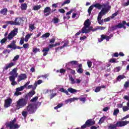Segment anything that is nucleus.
<instances>
[{
	"label": "nucleus",
	"mask_w": 129,
	"mask_h": 129,
	"mask_svg": "<svg viewBox=\"0 0 129 129\" xmlns=\"http://www.w3.org/2000/svg\"><path fill=\"white\" fill-rule=\"evenodd\" d=\"M29 27V28L32 30H35V25H34V24H30Z\"/></svg>",
	"instance_id": "bf43d9fd"
},
{
	"label": "nucleus",
	"mask_w": 129,
	"mask_h": 129,
	"mask_svg": "<svg viewBox=\"0 0 129 129\" xmlns=\"http://www.w3.org/2000/svg\"><path fill=\"white\" fill-rule=\"evenodd\" d=\"M41 8H42L41 5L35 6L33 8V11H38V10H40Z\"/></svg>",
	"instance_id": "7c9ffc66"
},
{
	"label": "nucleus",
	"mask_w": 129,
	"mask_h": 129,
	"mask_svg": "<svg viewBox=\"0 0 129 129\" xmlns=\"http://www.w3.org/2000/svg\"><path fill=\"white\" fill-rule=\"evenodd\" d=\"M36 100H38V96L33 97L31 100V102H35Z\"/></svg>",
	"instance_id": "de8ad7c7"
},
{
	"label": "nucleus",
	"mask_w": 129,
	"mask_h": 129,
	"mask_svg": "<svg viewBox=\"0 0 129 129\" xmlns=\"http://www.w3.org/2000/svg\"><path fill=\"white\" fill-rule=\"evenodd\" d=\"M35 94H36V91H35V90H31L28 93L29 97H32L33 95H35Z\"/></svg>",
	"instance_id": "bb28decb"
},
{
	"label": "nucleus",
	"mask_w": 129,
	"mask_h": 129,
	"mask_svg": "<svg viewBox=\"0 0 129 129\" xmlns=\"http://www.w3.org/2000/svg\"><path fill=\"white\" fill-rule=\"evenodd\" d=\"M117 127V125L116 124H109V125L108 126V129H116Z\"/></svg>",
	"instance_id": "a878e982"
},
{
	"label": "nucleus",
	"mask_w": 129,
	"mask_h": 129,
	"mask_svg": "<svg viewBox=\"0 0 129 129\" xmlns=\"http://www.w3.org/2000/svg\"><path fill=\"white\" fill-rule=\"evenodd\" d=\"M27 8H28V5L26 3H24L21 4V9L22 11H26L27 10Z\"/></svg>",
	"instance_id": "393cba45"
},
{
	"label": "nucleus",
	"mask_w": 129,
	"mask_h": 129,
	"mask_svg": "<svg viewBox=\"0 0 129 129\" xmlns=\"http://www.w3.org/2000/svg\"><path fill=\"white\" fill-rule=\"evenodd\" d=\"M59 91L62 93L66 94L67 95H70L69 92H70V93H75L77 92V90L74 89L72 88H69L67 91L66 89H64V88H60Z\"/></svg>",
	"instance_id": "1a4fd4ad"
},
{
	"label": "nucleus",
	"mask_w": 129,
	"mask_h": 129,
	"mask_svg": "<svg viewBox=\"0 0 129 129\" xmlns=\"http://www.w3.org/2000/svg\"><path fill=\"white\" fill-rule=\"evenodd\" d=\"M27 79V75L26 74H21L18 76L17 80L18 82H21L22 80Z\"/></svg>",
	"instance_id": "2eb2a0df"
},
{
	"label": "nucleus",
	"mask_w": 129,
	"mask_h": 129,
	"mask_svg": "<svg viewBox=\"0 0 129 129\" xmlns=\"http://www.w3.org/2000/svg\"><path fill=\"white\" fill-rule=\"evenodd\" d=\"M7 53H8V54H10L11 53V50L7 49H4L3 52V53L4 55H6Z\"/></svg>",
	"instance_id": "c9c22d12"
},
{
	"label": "nucleus",
	"mask_w": 129,
	"mask_h": 129,
	"mask_svg": "<svg viewBox=\"0 0 129 129\" xmlns=\"http://www.w3.org/2000/svg\"><path fill=\"white\" fill-rule=\"evenodd\" d=\"M102 10L98 14L97 21H100L102 17L106 15V14H107V13H108L109 11H110V9H111V6L108 5V4H107L106 7H102Z\"/></svg>",
	"instance_id": "7ed1b4c3"
},
{
	"label": "nucleus",
	"mask_w": 129,
	"mask_h": 129,
	"mask_svg": "<svg viewBox=\"0 0 129 129\" xmlns=\"http://www.w3.org/2000/svg\"><path fill=\"white\" fill-rule=\"evenodd\" d=\"M90 25H91L90 20L87 19L84 23V27L82 28V33L83 34H87L90 32V30L92 29V26L90 27Z\"/></svg>",
	"instance_id": "f03ea898"
},
{
	"label": "nucleus",
	"mask_w": 129,
	"mask_h": 129,
	"mask_svg": "<svg viewBox=\"0 0 129 129\" xmlns=\"http://www.w3.org/2000/svg\"><path fill=\"white\" fill-rule=\"evenodd\" d=\"M44 14H46L45 15V17H48L49 15H51V8L47 7L44 9L43 11Z\"/></svg>",
	"instance_id": "6ab92c4d"
},
{
	"label": "nucleus",
	"mask_w": 129,
	"mask_h": 129,
	"mask_svg": "<svg viewBox=\"0 0 129 129\" xmlns=\"http://www.w3.org/2000/svg\"><path fill=\"white\" fill-rule=\"evenodd\" d=\"M101 89V87H96V88L95 90V92H96V93L99 92V91H100Z\"/></svg>",
	"instance_id": "4d7b16f0"
},
{
	"label": "nucleus",
	"mask_w": 129,
	"mask_h": 129,
	"mask_svg": "<svg viewBox=\"0 0 129 129\" xmlns=\"http://www.w3.org/2000/svg\"><path fill=\"white\" fill-rule=\"evenodd\" d=\"M22 115L24 117H27V115H28V112H27L26 111H23L22 112Z\"/></svg>",
	"instance_id": "603ef678"
},
{
	"label": "nucleus",
	"mask_w": 129,
	"mask_h": 129,
	"mask_svg": "<svg viewBox=\"0 0 129 129\" xmlns=\"http://www.w3.org/2000/svg\"><path fill=\"white\" fill-rule=\"evenodd\" d=\"M63 106V104H58L56 107H54V109H58V108H60V107H62Z\"/></svg>",
	"instance_id": "49530a36"
},
{
	"label": "nucleus",
	"mask_w": 129,
	"mask_h": 129,
	"mask_svg": "<svg viewBox=\"0 0 129 129\" xmlns=\"http://www.w3.org/2000/svg\"><path fill=\"white\" fill-rule=\"evenodd\" d=\"M16 107L18 109H20V108H23V107H25L26 105H27V103L28 102L27 100L25 98L19 99L18 101L16 102Z\"/></svg>",
	"instance_id": "0eeeda50"
},
{
	"label": "nucleus",
	"mask_w": 129,
	"mask_h": 129,
	"mask_svg": "<svg viewBox=\"0 0 129 129\" xmlns=\"http://www.w3.org/2000/svg\"><path fill=\"white\" fill-rule=\"evenodd\" d=\"M87 65L89 68H91V66H92V62L89 61L87 62Z\"/></svg>",
	"instance_id": "e2e57ef3"
},
{
	"label": "nucleus",
	"mask_w": 129,
	"mask_h": 129,
	"mask_svg": "<svg viewBox=\"0 0 129 129\" xmlns=\"http://www.w3.org/2000/svg\"><path fill=\"white\" fill-rule=\"evenodd\" d=\"M71 2V0H66L61 4V7H64L65 5H68V4H70Z\"/></svg>",
	"instance_id": "f704fd0d"
},
{
	"label": "nucleus",
	"mask_w": 129,
	"mask_h": 129,
	"mask_svg": "<svg viewBox=\"0 0 129 129\" xmlns=\"http://www.w3.org/2000/svg\"><path fill=\"white\" fill-rule=\"evenodd\" d=\"M129 121H117L116 124H117V126L118 127H121L122 126H124L126 125V124H128Z\"/></svg>",
	"instance_id": "4468645a"
},
{
	"label": "nucleus",
	"mask_w": 129,
	"mask_h": 129,
	"mask_svg": "<svg viewBox=\"0 0 129 129\" xmlns=\"http://www.w3.org/2000/svg\"><path fill=\"white\" fill-rule=\"evenodd\" d=\"M125 25L129 27V22L126 23L125 21H123L122 23H118L117 25L112 26L110 30V31H115V30H117V29H121L122 28H123L124 30H125L126 27H125Z\"/></svg>",
	"instance_id": "39448f33"
},
{
	"label": "nucleus",
	"mask_w": 129,
	"mask_h": 129,
	"mask_svg": "<svg viewBox=\"0 0 129 129\" xmlns=\"http://www.w3.org/2000/svg\"><path fill=\"white\" fill-rule=\"evenodd\" d=\"M122 110L124 112L127 111V110H129V107L127 106H124L122 107Z\"/></svg>",
	"instance_id": "79ce46f5"
},
{
	"label": "nucleus",
	"mask_w": 129,
	"mask_h": 129,
	"mask_svg": "<svg viewBox=\"0 0 129 129\" xmlns=\"http://www.w3.org/2000/svg\"><path fill=\"white\" fill-rule=\"evenodd\" d=\"M129 86V82H125L124 84V87L125 88H127Z\"/></svg>",
	"instance_id": "680f3d73"
},
{
	"label": "nucleus",
	"mask_w": 129,
	"mask_h": 129,
	"mask_svg": "<svg viewBox=\"0 0 129 129\" xmlns=\"http://www.w3.org/2000/svg\"><path fill=\"white\" fill-rule=\"evenodd\" d=\"M6 24H7V25H12L13 26L15 25V21H6Z\"/></svg>",
	"instance_id": "ea45409f"
},
{
	"label": "nucleus",
	"mask_w": 129,
	"mask_h": 129,
	"mask_svg": "<svg viewBox=\"0 0 129 129\" xmlns=\"http://www.w3.org/2000/svg\"><path fill=\"white\" fill-rule=\"evenodd\" d=\"M95 124V121H92V119H89L87 120L85 123L81 126V129L86 128V127H89V126H91L92 125H94Z\"/></svg>",
	"instance_id": "9d476101"
},
{
	"label": "nucleus",
	"mask_w": 129,
	"mask_h": 129,
	"mask_svg": "<svg viewBox=\"0 0 129 129\" xmlns=\"http://www.w3.org/2000/svg\"><path fill=\"white\" fill-rule=\"evenodd\" d=\"M122 6L124 7H127V6H129V0H128L126 3H123Z\"/></svg>",
	"instance_id": "69168bd1"
},
{
	"label": "nucleus",
	"mask_w": 129,
	"mask_h": 129,
	"mask_svg": "<svg viewBox=\"0 0 129 129\" xmlns=\"http://www.w3.org/2000/svg\"><path fill=\"white\" fill-rule=\"evenodd\" d=\"M24 42H25V38H24V37H21L19 42L20 45H23Z\"/></svg>",
	"instance_id": "09e8293b"
},
{
	"label": "nucleus",
	"mask_w": 129,
	"mask_h": 129,
	"mask_svg": "<svg viewBox=\"0 0 129 129\" xmlns=\"http://www.w3.org/2000/svg\"><path fill=\"white\" fill-rule=\"evenodd\" d=\"M22 94V92L16 91L15 93H14V95L15 96H19V95H21Z\"/></svg>",
	"instance_id": "864d4df0"
},
{
	"label": "nucleus",
	"mask_w": 129,
	"mask_h": 129,
	"mask_svg": "<svg viewBox=\"0 0 129 129\" xmlns=\"http://www.w3.org/2000/svg\"><path fill=\"white\" fill-rule=\"evenodd\" d=\"M66 104H68V103H69V102L70 103H71V102H73V100H72V98H70L68 100H66L65 101Z\"/></svg>",
	"instance_id": "c03bdc74"
},
{
	"label": "nucleus",
	"mask_w": 129,
	"mask_h": 129,
	"mask_svg": "<svg viewBox=\"0 0 129 129\" xmlns=\"http://www.w3.org/2000/svg\"><path fill=\"white\" fill-rule=\"evenodd\" d=\"M30 83V81H28L24 86H21L20 87L17 88L16 89V91H18V92L23 91V90L25 89V88H26V87L28 86V85H29Z\"/></svg>",
	"instance_id": "dca6fc26"
},
{
	"label": "nucleus",
	"mask_w": 129,
	"mask_h": 129,
	"mask_svg": "<svg viewBox=\"0 0 129 129\" xmlns=\"http://www.w3.org/2000/svg\"><path fill=\"white\" fill-rule=\"evenodd\" d=\"M50 37V33H46L42 35L41 38H49Z\"/></svg>",
	"instance_id": "4c0bfd02"
},
{
	"label": "nucleus",
	"mask_w": 129,
	"mask_h": 129,
	"mask_svg": "<svg viewBox=\"0 0 129 129\" xmlns=\"http://www.w3.org/2000/svg\"><path fill=\"white\" fill-rule=\"evenodd\" d=\"M32 52L33 53H35L36 54V53H37L38 52H41V51L40 50L39 48H33V50H32Z\"/></svg>",
	"instance_id": "58836bf2"
},
{
	"label": "nucleus",
	"mask_w": 129,
	"mask_h": 129,
	"mask_svg": "<svg viewBox=\"0 0 129 129\" xmlns=\"http://www.w3.org/2000/svg\"><path fill=\"white\" fill-rule=\"evenodd\" d=\"M69 64H71V65H77L78 61L77 60H72L69 62Z\"/></svg>",
	"instance_id": "72a5a7b5"
},
{
	"label": "nucleus",
	"mask_w": 129,
	"mask_h": 129,
	"mask_svg": "<svg viewBox=\"0 0 129 129\" xmlns=\"http://www.w3.org/2000/svg\"><path fill=\"white\" fill-rule=\"evenodd\" d=\"M55 41H56V39H55L54 38H52L50 40L49 43L50 44H54L55 43Z\"/></svg>",
	"instance_id": "6e6d98bb"
},
{
	"label": "nucleus",
	"mask_w": 129,
	"mask_h": 129,
	"mask_svg": "<svg viewBox=\"0 0 129 129\" xmlns=\"http://www.w3.org/2000/svg\"><path fill=\"white\" fill-rule=\"evenodd\" d=\"M20 58V55H16L14 57V58H13V61H14V62H15V61H17V60H19V58Z\"/></svg>",
	"instance_id": "a18cd8bd"
},
{
	"label": "nucleus",
	"mask_w": 129,
	"mask_h": 129,
	"mask_svg": "<svg viewBox=\"0 0 129 129\" xmlns=\"http://www.w3.org/2000/svg\"><path fill=\"white\" fill-rule=\"evenodd\" d=\"M119 112L118 109H115L113 112V115H117V114Z\"/></svg>",
	"instance_id": "8fccbe9b"
},
{
	"label": "nucleus",
	"mask_w": 129,
	"mask_h": 129,
	"mask_svg": "<svg viewBox=\"0 0 129 129\" xmlns=\"http://www.w3.org/2000/svg\"><path fill=\"white\" fill-rule=\"evenodd\" d=\"M117 15H118V11H117L115 13L113 14L112 16H110V18L111 19H114Z\"/></svg>",
	"instance_id": "e433bc0d"
},
{
	"label": "nucleus",
	"mask_w": 129,
	"mask_h": 129,
	"mask_svg": "<svg viewBox=\"0 0 129 129\" xmlns=\"http://www.w3.org/2000/svg\"><path fill=\"white\" fill-rule=\"evenodd\" d=\"M43 83V81L42 80H39L36 82L34 83V84H36V87L38 85H40V84Z\"/></svg>",
	"instance_id": "a19ab883"
},
{
	"label": "nucleus",
	"mask_w": 129,
	"mask_h": 129,
	"mask_svg": "<svg viewBox=\"0 0 129 129\" xmlns=\"http://www.w3.org/2000/svg\"><path fill=\"white\" fill-rule=\"evenodd\" d=\"M29 46H30L29 43H25L23 44V48H24V49H27V48H29Z\"/></svg>",
	"instance_id": "13d9d810"
},
{
	"label": "nucleus",
	"mask_w": 129,
	"mask_h": 129,
	"mask_svg": "<svg viewBox=\"0 0 129 129\" xmlns=\"http://www.w3.org/2000/svg\"><path fill=\"white\" fill-rule=\"evenodd\" d=\"M79 99L80 101H82L83 103H85V101H86V98L83 97V98H79Z\"/></svg>",
	"instance_id": "3c124183"
},
{
	"label": "nucleus",
	"mask_w": 129,
	"mask_h": 129,
	"mask_svg": "<svg viewBox=\"0 0 129 129\" xmlns=\"http://www.w3.org/2000/svg\"><path fill=\"white\" fill-rule=\"evenodd\" d=\"M99 126L97 125V126H91L90 129H97L99 128Z\"/></svg>",
	"instance_id": "774afa93"
},
{
	"label": "nucleus",
	"mask_w": 129,
	"mask_h": 129,
	"mask_svg": "<svg viewBox=\"0 0 129 129\" xmlns=\"http://www.w3.org/2000/svg\"><path fill=\"white\" fill-rule=\"evenodd\" d=\"M50 51L49 47H45L43 49L42 52H43V56H47L48 55V52Z\"/></svg>",
	"instance_id": "aec40b11"
},
{
	"label": "nucleus",
	"mask_w": 129,
	"mask_h": 129,
	"mask_svg": "<svg viewBox=\"0 0 129 129\" xmlns=\"http://www.w3.org/2000/svg\"><path fill=\"white\" fill-rule=\"evenodd\" d=\"M77 71L78 73H79V74H81L82 73H83V69H78Z\"/></svg>",
	"instance_id": "052dcab7"
},
{
	"label": "nucleus",
	"mask_w": 129,
	"mask_h": 129,
	"mask_svg": "<svg viewBox=\"0 0 129 129\" xmlns=\"http://www.w3.org/2000/svg\"><path fill=\"white\" fill-rule=\"evenodd\" d=\"M18 30L19 29L18 28H15L13 30L11 31V32L8 34L7 37H5L0 41L1 45H5V44H7L8 42V39L9 40V41L13 40V39H14V37L18 35Z\"/></svg>",
	"instance_id": "f257e3e1"
},
{
	"label": "nucleus",
	"mask_w": 129,
	"mask_h": 129,
	"mask_svg": "<svg viewBox=\"0 0 129 129\" xmlns=\"http://www.w3.org/2000/svg\"><path fill=\"white\" fill-rule=\"evenodd\" d=\"M127 118H129V114L126 115L125 116L121 118V120H124V119H126Z\"/></svg>",
	"instance_id": "338daca9"
},
{
	"label": "nucleus",
	"mask_w": 129,
	"mask_h": 129,
	"mask_svg": "<svg viewBox=\"0 0 129 129\" xmlns=\"http://www.w3.org/2000/svg\"><path fill=\"white\" fill-rule=\"evenodd\" d=\"M13 102V100L11 98H9L5 100L4 107L5 108H8L11 106V104Z\"/></svg>",
	"instance_id": "ddd939ff"
},
{
	"label": "nucleus",
	"mask_w": 129,
	"mask_h": 129,
	"mask_svg": "<svg viewBox=\"0 0 129 129\" xmlns=\"http://www.w3.org/2000/svg\"><path fill=\"white\" fill-rule=\"evenodd\" d=\"M123 99L128 101V102L126 103V105L128 107H129V97L127 95H125L123 97Z\"/></svg>",
	"instance_id": "2f4dec72"
},
{
	"label": "nucleus",
	"mask_w": 129,
	"mask_h": 129,
	"mask_svg": "<svg viewBox=\"0 0 129 129\" xmlns=\"http://www.w3.org/2000/svg\"><path fill=\"white\" fill-rule=\"evenodd\" d=\"M106 7H107V4H104L101 5L100 3H96L94 5H91L88 9V13L89 14V16H90V15H91V12H92L93 8H96V9H98V10H101L102 8H106Z\"/></svg>",
	"instance_id": "20e7f679"
},
{
	"label": "nucleus",
	"mask_w": 129,
	"mask_h": 129,
	"mask_svg": "<svg viewBox=\"0 0 129 129\" xmlns=\"http://www.w3.org/2000/svg\"><path fill=\"white\" fill-rule=\"evenodd\" d=\"M72 12H73V10H71V11L67 12L66 13V16H64L63 17V20H66V19L69 20V19H70V16H69V15H71V13H72Z\"/></svg>",
	"instance_id": "412c9836"
},
{
	"label": "nucleus",
	"mask_w": 129,
	"mask_h": 129,
	"mask_svg": "<svg viewBox=\"0 0 129 129\" xmlns=\"http://www.w3.org/2000/svg\"><path fill=\"white\" fill-rule=\"evenodd\" d=\"M106 118H107V117H106V116H103V117H102L99 122H98V124H102V123H103V122H104V121L105 120V119H106Z\"/></svg>",
	"instance_id": "5701e85b"
},
{
	"label": "nucleus",
	"mask_w": 129,
	"mask_h": 129,
	"mask_svg": "<svg viewBox=\"0 0 129 129\" xmlns=\"http://www.w3.org/2000/svg\"><path fill=\"white\" fill-rule=\"evenodd\" d=\"M31 36H32V34H28L25 36V38L24 39L25 42H28L29 41V39L31 37Z\"/></svg>",
	"instance_id": "cd10ccee"
},
{
	"label": "nucleus",
	"mask_w": 129,
	"mask_h": 129,
	"mask_svg": "<svg viewBox=\"0 0 129 129\" xmlns=\"http://www.w3.org/2000/svg\"><path fill=\"white\" fill-rule=\"evenodd\" d=\"M17 121V119L14 118L13 120H11L8 124H7V126L10 127V129H17L20 127V126L18 124H15Z\"/></svg>",
	"instance_id": "6e6552de"
},
{
	"label": "nucleus",
	"mask_w": 129,
	"mask_h": 129,
	"mask_svg": "<svg viewBox=\"0 0 129 129\" xmlns=\"http://www.w3.org/2000/svg\"><path fill=\"white\" fill-rule=\"evenodd\" d=\"M10 74L12 76L9 77V80L11 82V85L13 86H15V85H17L18 83L15 80H16V78L18 77V73H17V70L15 69L13 70L12 72L10 73Z\"/></svg>",
	"instance_id": "423d86ee"
},
{
	"label": "nucleus",
	"mask_w": 129,
	"mask_h": 129,
	"mask_svg": "<svg viewBox=\"0 0 129 129\" xmlns=\"http://www.w3.org/2000/svg\"><path fill=\"white\" fill-rule=\"evenodd\" d=\"M121 69V67H117L115 69V72H119V71H120Z\"/></svg>",
	"instance_id": "5fc2aeb1"
},
{
	"label": "nucleus",
	"mask_w": 129,
	"mask_h": 129,
	"mask_svg": "<svg viewBox=\"0 0 129 129\" xmlns=\"http://www.w3.org/2000/svg\"><path fill=\"white\" fill-rule=\"evenodd\" d=\"M109 62H110V63H118V61L116 60V58H114L110 59Z\"/></svg>",
	"instance_id": "c756f323"
},
{
	"label": "nucleus",
	"mask_w": 129,
	"mask_h": 129,
	"mask_svg": "<svg viewBox=\"0 0 129 129\" xmlns=\"http://www.w3.org/2000/svg\"><path fill=\"white\" fill-rule=\"evenodd\" d=\"M27 110L30 114H32V113H35L36 111V107L35 105L33 104H29L27 107Z\"/></svg>",
	"instance_id": "f8f14e48"
},
{
	"label": "nucleus",
	"mask_w": 129,
	"mask_h": 129,
	"mask_svg": "<svg viewBox=\"0 0 129 129\" xmlns=\"http://www.w3.org/2000/svg\"><path fill=\"white\" fill-rule=\"evenodd\" d=\"M16 40H13L11 43L7 45V49L10 48V49H13V50H16V49H23V47L18 46L16 44Z\"/></svg>",
	"instance_id": "9b49d317"
},
{
	"label": "nucleus",
	"mask_w": 129,
	"mask_h": 129,
	"mask_svg": "<svg viewBox=\"0 0 129 129\" xmlns=\"http://www.w3.org/2000/svg\"><path fill=\"white\" fill-rule=\"evenodd\" d=\"M53 23L54 24H58L60 22V19L57 17H54L53 18Z\"/></svg>",
	"instance_id": "473e14b6"
},
{
	"label": "nucleus",
	"mask_w": 129,
	"mask_h": 129,
	"mask_svg": "<svg viewBox=\"0 0 129 129\" xmlns=\"http://www.w3.org/2000/svg\"><path fill=\"white\" fill-rule=\"evenodd\" d=\"M27 88L28 89H32V90H36V88H37V84H34V86L32 85H29Z\"/></svg>",
	"instance_id": "b1692460"
},
{
	"label": "nucleus",
	"mask_w": 129,
	"mask_h": 129,
	"mask_svg": "<svg viewBox=\"0 0 129 129\" xmlns=\"http://www.w3.org/2000/svg\"><path fill=\"white\" fill-rule=\"evenodd\" d=\"M0 14L3 16H7L8 14V9L4 8L0 11Z\"/></svg>",
	"instance_id": "4be33fe9"
},
{
	"label": "nucleus",
	"mask_w": 129,
	"mask_h": 129,
	"mask_svg": "<svg viewBox=\"0 0 129 129\" xmlns=\"http://www.w3.org/2000/svg\"><path fill=\"white\" fill-rule=\"evenodd\" d=\"M118 56H119L118 52H115L113 54H112V57H118Z\"/></svg>",
	"instance_id": "0e129e2a"
},
{
	"label": "nucleus",
	"mask_w": 129,
	"mask_h": 129,
	"mask_svg": "<svg viewBox=\"0 0 129 129\" xmlns=\"http://www.w3.org/2000/svg\"><path fill=\"white\" fill-rule=\"evenodd\" d=\"M69 79H70V81H72V84H75V83H76L75 80H74L73 79L72 76H71V77L69 76Z\"/></svg>",
	"instance_id": "37998d69"
},
{
	"label": "nucleus",
	"mask_w": 129,
	"mask_h": 129,
	"mask_svg": "<svg viewBox=\"0 0 129 129\" xmlns=\"http://www.w3.org/2000/svg\"><path fill=\"white\" fill-rule=\"evenodd\" d=\"M15 65V62H11L9 63H7L5 65V67L3 68V71H7L9 68H12Z\"/></svg>",
	"instance_id": "a211bd4d"
},
{
	"label": "nucleus",
	"mask_w": 129,
	"mask_h": 129,
	"mask_svg": "<svg viewBox=\"0 0 129 129\" xmlns=\"http://www.w3.org/2000/svg\"><path fill=\"white\" fill-rule=\"evenodd\" d=\"M124 78H125V76L124 75H119L117 77V80L118 81H120V80L123 79Z\"/></svg>",
	"instance_id": "c85d7f7f"
},
{
	"label": "nucleus",
	"mask_w": 129,
	"mask_h": 129,
	"mask_svg": "<svg viewBox=\"0 0 129 129\" xmlns=\"http://www.w3.org/2000/svg\"><path fill=\"white\" fill-rule=\"evenodd\" d=\"M23 22V18L21 17H17L14 20V23L15 26H20Z\"/></svg>",
	"instance_id": "f3484780"
}]
</instances>
